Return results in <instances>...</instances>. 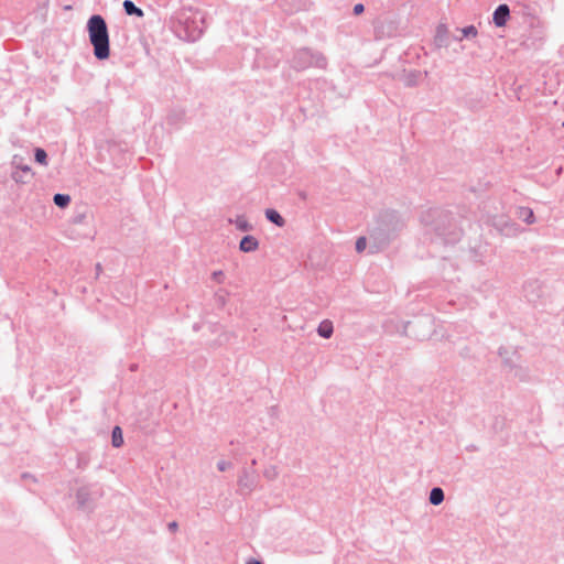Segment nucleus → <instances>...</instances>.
<instances>
[{
	"mask_svg": "<svg viewBox=\"0 0 564 564\" xmlns=\"http://www.w3.org/2000/svg\"><path fill=\"white\" fill-rule=\"evenodd\" d=\"M264 215L268 221L274 224L278 227H283L285 225V219L274 208H267Z\"/></svg>",
	"mask_w": 564,
	"mask_h": 564,
	"instance_id": "13",
	"label": "nucleus"
},
{
	"mask_svg": "<svg viewBox=\"0 0 564 564\" xmlns=\"http://www.w3.org/2000/svg\"><path fill=\"white\" fill-rule=\"evenodd\" d=\"M96 269H97V272H99L101 270L100 263H97Z\"/></svg>",
	"mask_w": 564,
	"mask_h": 564,
	"instance_id": "34",
	"label": "nucleus"
},
{
	"mask_svg": "<svg viewBox=\"0 0 564 564\" xmlns=\"http://www.w3.org/2000/svg\"><path fill=\"white\" fill-rule=\"evenodd\" d=\"M229 223L235 224L236 228L240 231L247 232L252 230V225L245 216H237L235 220L229 219Z\"/></svg>",
	"mask_w": 564,
	"mask_h": 564,
	"instance_id": "18",
	"label": "nucleus"
},
{
	"mask_svg": "<svg viewBox=\"0 0 564 564\" xmlns=\"http://www.w3.org/2000/svg\"><path fill=\"white\" fill-rule=\"evenodd\" d=\"M137 369H138V365H137V364H132V365L130 366V370H131V371H135Z\"/></svg>",
	"mask_w": 564,
	"mask_h": 564,
	"instance_id": "32",
	"label": "nucleus"
},
{
	"mask_svg": "<svg viewBox=\"0 0 564 564\" xmlns=\"http://www.w3.org/2000/svg\"><path fill=\"white\" fill-rule=\"evenodd\" d=\"M259 248V241L251 235L243 236L239 242V249L242 252H252Z\"/></svg>",
	"mask_w": 564,
	"mask_h": 564,
	"instance_id": "12",
	"label": "nucleus"
},
{
	"mask_svg": "<svg viewBox=\"0 0 564 564\" xmlns=\"http://www.w3.org/2000/svg\"><path fill=\"white\" fill-rule=\"evenodd\" d=\"M367 247V238L366 237H359L356 241V251L362 252Z\"/></svg>",
	"mask_w": 564,
	"mask_h": 564,
	"instance_id": "25",
	"label": "nucleus"
},
{
	"mask_svg": "<svg viewBox=\"0 0 564 564\" xmlns=\"http://www.w3.org/2000/svg\"><path fill=\"white\" fill-rule=\"evenodd\" d=\"M510 18V8L506 3L499 4L492 13V22L497 28H502L507 24Z\"/></svg>",
	"mask_w": 564,
	"mask_h": 564,
	"instance_id": "10",
	"label": "nucleus"
},
{
	"mask_svg": "<svg viewBox=\"0 0 564 564\" xmlns=\"http://www.w3.org/2000/svg\"><path fill=\"white\" fill-rule=\"evenodd\" d=\"M12 165L15 167V171H20L25 175H31V167L23 163V159L21 156L14 155L12 159Z\"/></svg>",
	"mask_w": 564,
	"mask_h": 564,
	"instance_id": "20",
	"label": "nucleus"
},
{
	"mask_svg": "<svg viewBox=\"0 0 564 564\" xmlns=\"http://www.w3.org/2000/svg\"><path fill=\"white\" fill-rule=\"evenodd\" d=\"M89 42L94 56L98 61H105L110 56L109 30L106 20L100 14H93L86 24Z\"/></svg>",
	"mask_w": 564,
	"mask_h": 564,
	"instance_id": "4",
	"label": "nucleus"
},
{
	"mask_svg": "<svg viewBox=\"0 0 564 564\" xmlns=\"http://www.w3.org/2000/svg\"><path fill=\"white\" fill-rule=\"evenodd\" d=\"M213 280H215L216 282L218 283H221L223 282V279H224V272L223 271H215L213 272Z\"/></svg>",
	"mask_w": 564,
	"mask_h": 564,
	"instance_id": "28",
	"label": "nucleus"
},
{
	"mask_svg": "<svg viewBox=\"0 0 564 564\" xmlns=\"http://www.w3.org/2000/svg\"><path fill=\"white\" fill-rule=\"evenodd\" d=\"M111 445L119 448L123 445V435L120 426L116 425L111 431Z\"/></svg>",
	"mask_w": 564,
	"mask_h": 564,
	"instance_id": "19",
	"label": "nucleus"
},
{
	"mask_svg": "<svg viewBox=\"0 0 564 564\" xmlns=\"http://www.w3.org/2000/svg\"><path fill=\"white\" fill-rule=\"evenodd\" d=\"M256 464H257V460H256V459H252V460H251V467L256 466Z\"/></svg>",
	"mask_w": 564,
	"mask_h": 564,
	"instance_id": "35",
	"label": "nucleus"
},
{
	"mask_svg": "<svg viewBox=\"0 0 564 564\" xmlns=\"http://www.w3.org/2000/svg\"><path fill=\"white\" fill-rule=\"evenodd\" d=\"M34 160L36 163L41 164V165H46L47 164V153L44 149L42 148H35L34 150Z\"/></svg>",
	"mask_w": 564,
	"mask_h": 564,
	"instance_id": "23",
	"label": "nucleus"
},
{
	"mask_svg": "<svg viewBox=\"0 0 564 564\" xmlns=\"http://www.w3.org/2000/svg\"><path fill=\"white\" fill-rule=\"evenodd\" d=\"M445 499L444 491L441 487H433L430 491L429 501L433 506L441 505Z\"/></svg>",
	"mask_w": 564,
	"mask_h": 564,
	"instance_id": "16",
	"label": "nucleus"
},
{
	"mask_svg": "<svg viewBox=\"0 0 564 564\" xmlns=\"http://www.w3.org/2000/svg\"><path fill=\"white\" fill-rule=\"evenodd\" d=\"M333 333H334V327H333V323L330 321L325 319L319 323V325L317 327V334L322 338L328 339L332 337Z\"/></svg>",
	"mask_w": 564,
	"mask_h": 564,
	"instance_id": "15",
	"label": "nucleus"
},
{
	"mask_svg": "<svg viewBox=\"0 0 564 564\" xmlns=\"http://www.w3.org/2000/svg\"><path fill=\"white\" fill-rule=\"evenodd\" d=\"M421 223L432 242L455 245L463 236V229L452 213L442 208H430L423 212Z\"/></svg>",
	"mask_w": 564,
	"mask_h": 564,
	"instance_id": "1",
	"label": "nucleus"
},
{
	"mask_svg": "<svg viewBox=\"0 0 564 564\" xmlns=\"http://www.w3.org/2000/svg\"><path fill=\"white\" fill-rule=\"evenodd\" d=\"M177 528H178V524H177V522H175V521H172V522H170V523L167 524V529H169V531H170V532H172V533H174V532L177 530Z\"/></svg>",
	"mask_w": 564,
	"mask_h": 564,
	"instance_id": "30",
	"label": "nucleus"
},
{
	"mask_svg": "<svg viewBox=\"0 0 564 564\" xmlns=\"http://www.w3.org/2000/svg\"><path fill=\"white\" fill-rule=\"evenodd\" d=\"M263 475L269 480L275 479L276 476H278L276 467L275 466H269L268 468L264 469Z\"/></svg>",
	"mask_w": 564,
	"mask_h": 564,
	"instance_id": "24",
	"label": "nucleus"
},
{
	"mask_svg": "<svg viewBox=\"0 0 564 564\" xmlns=\"http://www.w3.org/2000/svg\"><path fill=\"white\" fill-rule=\"evenodd\" d=\"M23 173L20 171H13L11 174L12 180H14L17 183H26V181L23 178Z\"/></svg>",
	"mask_w": 564,
	"mask_h": 564,
	"instance_id": "26",
	"label": "nucleus"
},
{
	"mask_svg": "<svg viewBox=\"0 0 564 564\" xmlns=\"http://www.w3.org/2000/svg\"><path fill=\"white\" fill-rule=\"evenodd\" d=\"M122 7L127 15H133L138 18H142L144 15L143 10L137 7L132 0H124Z\"/></svg>",
	"mask_w": 564,
	"mask_h": 564,
	"instance_id": "14",
	"label": "nucleus"
},
{
	"mask_svg": "<svg viewBox=\"0 0 564 564\" xmlns=\"http://www.w3.org/2000/svg\"><path fill=\"white\" fill-rule=\"evenodd\" d=\"M523 292L525 299L530 303H536L542 295V285L538 280L528 281L523 285Z\"/></svg>",
	"mask_w": 564,
	"mask_h": 564,
	"instance_id": "9",
	"label": "nucleus"
},
{
	"mask_svg": "<svg viewBox=\"0 0 564 564\" xmlns=\"http://www.w3.org/2000/svg\"><path fill=\"white\" fill-rule=\"evenodd\" d=\"M291 65L296 70H304L312 66L325 68L327 61L325 56L318 52H312L308 48H300L294 53Z\"/></svg>",
	"mask_w": 564,
	"mask_h": 564,
	"instance_id": "5",
	"label": "nucleus"
},
{
	"mask_svg": "<svg viewBox=\"0 0 564 564\" xmlns=\"http://www.w3.org/2000/svg\"><path fill=\"white\" fill-rule=\"evenodd\" d=\"M275 410H276V409H275L274 406H271V408H270V413L273 415V414L275 413Z\"/></svg>",
	"mask_w": 564,
	"mask_h": 564,
	"instance_id": "33",
	"label": "nucleus"
},
{
	"mask_svg": "<svg viewBox=\"0 0 564 564\" xmlns=\"http://www.w3.org/2000/svg\"><path fill=\"white\" fill-rule=\"evenodd\" d=\"M258 476L252 468H242L239 478L238 487L241 495L250 494L257 486Z\"/></svg>",
	"mask_w": 564,
	"mask_h": 564,
	"instance_id": "7",
	"label": "nucleus"
},
{
	"mask_svg": "<svg viewBox=\"0 0 564 564\" xmlns=\"http://www.w3.org/2000/svg\"><path fill=\"white\" fill-rule=\"evenodd\" d=\"M22 477H23V478H29V477H31V476H30L29 474H23V475H22Z\"/></svg>",
	"mask_w": 564,
	"mask_h": 564,
	"instance_id": "37",
	"label": "nucleus"
},
{
	"mask_svg": "<svg viewBox=\"0 0 564 564\" xmlns=\"http://www.w3.org/2000/svg\"><path fill=\"white\" fill-rule=\"evenodd\" d=\"M462 34H463L462 37H454V40L462 41L464 37L465 39L475 37V36H477L478 31L474 25H467L462 29Z\"/></svg>",
	"mask_w": 564,
	"mask_h": 564,
	"instance_id": "22",
	"label": "nucleus"
},
{
	"mask_svg": "<svg viewBox=\"0 0 564 564\" xmlns=\"http://www.w3.org/2000/svg\"><path fill=\"white\" fill-rule=\"evenodd\" d=\"M171 23L174 34L187 42H195L200 39L206 28L205 14L193 8H183L177 11Z\"/></svg>",
	"mask_w": 564,
	"mask_h": 564,
	"instance_id": "3",
	"label": "nucleus"
},
{
	"mask_svg": "<svg viewBox=\"0 0 564 564\" xmlns=\"http://www.w3.org/2000/svg\"><path fill=\"white\" fill-rule=\"evenodd\" d=\"M433 44L436 48H447L451 45V34L446 23L440 22L437 24Z\"/></svg>",
	"mask_w": 564,
	"mask_h": 564,
	"instance_id": "8",
	"label": "nucleus"
},
{
	"mask_svg": "<svg viewBox=\"0 0 564 564\" xmlns=\"http://www.w3.org/2000/svg\"><path fill=\"white\" fill-rule=\"evenodd\" d=\"M231 466H232L231 463L230 462H226V460H219L217 463V468H218L219 471H225V470L231 468Z\"/></svg>",
	"mask_w": 564,
	"mask_h": 564,
	"instance_id": "27",
	"label": "nucleus"
},
{
	"mask_svg": "<svg viewBox=\"0 0 564 564\" xmlns=\"http://www.w3.org/2000/svg\"><path fill=\"white\" fill-rule=\"evenodd\" d=\"M246 564H263V563L259 560L252 558V560L248 561Z\"/></svg>",
	"mask_w": 564,
	"mask_h": 564,
	"instance_id": "31",
	"label": "nucleus"
},
{
	"mask_svg": "<svg viewBox=\"0 0 564 564\" xmlns=\"http://www.w3.org/2000/svg\"><path fill=\"white\" fill-rule=\"evenodd\" d=\"M54 204L59 208H66L70 204V196L68 194L57 193L53 196Z\"/></svg>",
	"mask_w": 564,
	"mask_h": 564,
	"instance_id": "21",
	"label": "nucleus"
},
{
	"mask_svg": "<svg viewBox=\"0 0 564 564\" xmlns=\"http://www.w3.org/2000/svg\"><path fill=\"white\" fill-rule=\"evenodd\" d=\"M219 302H221V304H224V303H225V300H224V297H223V296H219Z\"/></svg>",
	"mask_w": 564,
	"mask_h": 564,
	"instance_id": "36",
	"label": "nucleus"
},
{
	"mask_svg": "<svg viewBox=\"0 0 564 564\" xmlns=\"http://www.w3.org/2000/svg\"><path fill=\"white\" fill-rule=\"evenodd\" d=\"M354 14L358 15L361 14L365 11V6L362 3H357L354 6Z\"/></svg>",
	"mask_w": 564,
	"mask_h": 564,
	"instance_id": "29",
	"label": "nucleus"
},
{
	"mask_svg": "<svg viewBox=\"0 0 564 564\" xmlns=\"http://www.w3.org/2000/svg\"><path fill=\"white\" fill-rule=\"evenodd\" d=\"M102 495L101 489L97 485H88L78 488L76 491V501L79 509L91 511L95 502Z\"/></svg>",
	"mask_w": 564,
	"mask_h": 564,
	"instance_id": "6",
	"label": "nucleus"
},
{
	"mask_svg": "<svg viewBox=\"0 0 564 564\" xmlns=\"http://www.w3.org/2000/svg\"><path fill=\"white\" fill-rule=\"evenodd\" d=\"M518 218L528 225L535 221L534 213L530 207H519L517 212Z\"/></svg>",
	"mask_w": 564,
	"mask_h": 564,
	"instance_id": "17",
	"label": "nucleus"
},
{
	"mask_svg": "<svg viewBox=\"0 0 564 564\" xmlns=\"http://www.w3.org/2000/svg\"><path fill=\"white\" fill-rule=\"evenodd\" d=\"M405 223L394 210L379 213L375 225L369 230V240L373 243L371 248L376 251L384 249L398 237L404 228Z\"/></svg>",
	"mask_w": 564,
	"mask_h": 564,
	"instance_id": "2",
	"label": "nucleus"
},
{
	"mask_svg": "<svg viewBox=\"0 0 564 564\" xmlns=\"http://www.w3.org/2000/svg\"><path fill=\"white\" fill-rule=\"evenodd\" d=\"M185 123V111L173 109L166 116V124L173 129H180Z\"/></svg>",
	"mask_w": 564,
	"mask_h": 564,
	"instance_id": "11",
	"label": "nucleus"
}]
</instances>
